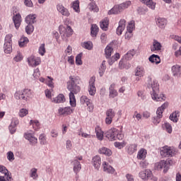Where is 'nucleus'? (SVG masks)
Wrapping results in <instances>:
<instances>
[{
	"label": "nucleus",
	"mask_w": 181,
	"mask_h": 181,
	"mask_svg": "<svg viewBox=\"0 0 181 181\" xmlns=\"http://www.w3.org/2000/svg\"><path fill=\"white\" fill-rule=\"evenodd\" d=\"M90 30V34L93 37L97 36L98 33V26H97V25H92Z\"/></svg>",
	"instance_id": "49530a36"
},
{
	"label": "nucleus",
	"mask_w": 181,
	"mask_h": 181,
	"mask_svg": "<svg viewBox=\"0 0 181 181\" xmlns=\"http://www.w3.org/2000/svg\"><path fill=\"white\" fill-rule=\"evenodd\" d=\"M135 29V21H132L129 23V25L127 26V30H132V32Z\"/></svg>",
	"instance_id": "bf43d9fd"
},
{
	"label": "nucleus",
	"mask_w": 181,
	"mask_h": 181,
	"mask_svg": "<svg viewBox=\"0 0 181 181\" xmlns=\"http://www.w3.org/2000/svg\"><path fill=\"white\" fill-rule=\"evenodd\" d=\"M131 5H132L131 1H128L119 4V8H120L121 12H122L124 9H127V8H128L129 6H131Z\"/></svg>",
	"instance_id": "37998d69"
},
{
	"label": "nucleus",
	"mask_w": 181,
	"mask_h": 181,
	"mask_svg": "<svg viewBox=\"0 0 181 181\" xmlns=\"http://www.w3.org/2000/svg\"><path fill=\"white\" fill-rule=\"evenodd\" d=\"M39 53L41 56H45L46 53V48L45 47V44H42L39 47Z\"/></svg>",
	"instance_id": "13d9d810"
},
{
	"label": "nucleus",
	"mask_w": 181,
	"mask_h": 181,
	"mask_svg": "<svg viewBox=\"0 0 181 181\" xmlns=\"http://www.w3.org/2000/svg\"><path fill=\"white\" fill-rule=\"evenodd\" d=\"M25 139H28L29 141L30 144L31 145H36L37 144V139L32 134V133H25L24 135Z\"/></svg>",
	"instance_id": "a211bd4d"
},
{
	"label": "nucleus",
	"mask_w": 181,
	"mask_h": 181,
	"mask_svg": "<svg viewBox=\"0 0 181 181\" xmlns=\"http://www.w3.org/2000/svg\"><path fill=\"white\" fill-rule=\"evenodd\" d=\"M59 33L62 37H70V36L73 35V29H71V27L69 25H67L66 27L60 25Z\"/></svg>",
	"instance_id": "0eeeda50"
},
{
	"label": "nucleus",
	"mask_w": 181,
	"mask_h": 181,
	"mask_svg": "<svg viewBox=\"0 0 181 181\" xmlns=\"http://www.w3.org/2000/svg\"><path fill=\"white\" fill-rule=\"evenodd\" d=\"M115 88V84L112 83L110 85L109 88V97L110 98H115V97L118 96V92H117V90Z\"/></svg>",
	"instance_id": "5701e85b"
},
{
	"label": "nucleus",
	"mask_w": 181,
	"mask_h": 181,
	"mask_svg": "<svg viewBox=\"0 0 181 181\" xmlns=\"http://www.w3.org/2000/svg\"><path fill=\"white\" fill-rule=\"evenodd\" d=\"M88 8L93 12H98L99 11L98 7L94 3H90L88 5Z\"/></svg>",
	"instance_id": "8fccbe9b"
},
{
	"label": "nucleus",
	"mask_w": 181,
	"mask_h": 181,
	"mask_svg": "<svg viewBox=\"0 0 181 181\" xmlns=\"http://www.w3.org/2000/svg\"><path fill=\"white\" fill-rule=\"evenodd\" d=\"M118 59H119V53H116L115 54V56H112L108 61V63L110 64V66H112V64H114L115 62H117V60H118Z\"/></svg>",
	"instance_id": "a18cd8bd"
},
{
	"label": "nucleus",
	"mask_w": 181,
	"mask_h": 181,
	"mask_svg": "<svg viewBox=\"0 0 181 181\" xmlns=\"http://www.w3.org/2000/svg\"><path fill=\"white\" fill-rule=\"evenodd\" d=\"M125 23H127V21L125 20L122 19L119 21V26L116 30V33L119 36L122 35V32H124V30H125V26H126Z\"/></svg>",
	"instance_id": "2eb2a0df"
},
{
	"label": "nucleus",
	"mask_w": 181,
	"mask_h": 181,
	"mask_svg": "<svg viewBox=\"0 0 181 181\" xmlns=\"http://www.w3.org/2000/svg\"><path fill=\"white\" fill-rule=\"evenodd\" d=\"M25 22L27 24L33 25L36 22V15L35 14H30L26 16Z\"/></svg>",
	"instance_id": "bb28decb"
},
{
	"label": "nucleus",
	"mask_w": 181,
	"mask_h": 181,
	"mask_svg": "<svg viewBox=\"0 0 181 181\" xmlns=\"http://www.w3.org/2000/svg\"><path fill=\"white\" fill-rule=\"evenodd\" d=\"M33 30H35V27L32 24H28L25 27V32L28 35H32V33H33Z\"/></svg>",
	"instance_id": "de8ad7c7"
},
{
	"label": "nucleus",
	"mask_w": 181,
	"mask_h": 181,
	"mask_svg": "<svg viewBox=\"0 0 181 181\" xmlns=\"http://www.w3.org/2000/svg\"><path fill=\"white\" fill-rule=\"evenodd\" d=\"M29 43V39L26 37H23L20 39V41L18 42V45L20 47H23V46H26Z\"/></svg>",
	"instance_id": "4c0bfd02"
},
{
	"label": "nucleus",
	"mask_w": 181,
	"mask_h": 181,
	"mask_svg": "<svg viewBox=\"0 0 181 181\" xmlns=\"http://www.w3.org/2000/svg\"><path fill=\"white\" fill-rule=\"evenodd\" d=\"M57 9L58 12H59V13L62 15V16H66V18H69V16H70V11H69V9L65 8L64 6L62 4H58L57 6Z\"/></svg>",
	"instance_id": "ddd939ff"
},
{
	"label": "nucleus",
	"mask_w": 181,
	"mask_h": 181,
	"mask_svg": "<svg viewBox=\"0 0 181 181\" xmlns=\"http://www.w3.org/2000/svg\"><path fill=\"white\" fill-rule=\"evenodd\" d=\"M121 8L119 5H115L112 9L108 11V15H118L121 13Z\"/></svg>",
	"instance_id": "c85d7f7f"
},
{
	"label": "nucleus",
	"mask_w": 181,
	"mask_h": 181,
	"mask_svg": "<svg viewBox=\"0 0 181 181\" xmlns=\"http://www.w3.org/2000/svg\"><path fill=\"white\" fill-rule=\"evenodd\" d=\"M162 49V45L158 40H154L153 46L151 47V52H156V50H160Z\"/></svg>",
	"instance_id": "7c9ffc66"
},
{
	"label": "nucleus",
	"mask_w": 181,
	"mask_h": 181,
	"mask_svg": "<svg viewBox=\"0 0 181 181\" xmlns=\"http://www.w3.org/2000/svg\"><path fill=\"white\" fill-rule=\"evenodd\" d=\"M58 113L59 115H64V117H67V115H70L73 114V109L70 107H59L58 110Z\"/></svg>",
	"instance_id": "f8f14e48"
},
{
	"label": "nucleus",
	"mask_w": 181,
	"mask_h": 181,
	"mask_svg": "<svg viewBox=\"0 0 181 181\" xmlns=\"http://www.w3.org/2000/svg\"><path fill=\"white\" fill-rule=\"evenodd\" d=\"M37 169H36V168L31 169L30 177H37Z\"/></svg>",
	"instance_id": "338daca9"
},
{
	"label": "nucleus",
	"mask_w": 181,
	"mask_h": 181,
	"mask_svg": "<svg viewBox=\"0 0 181 181\" xmlns=\"http://www.w3.org/2000/svg\"><path fill=\"white\" fill-rule=\"evenodd\" d=\"M176 154V151L175 149L171 148L170 147L165 146L162 147L160 149V155L163 158H169L170 156H175Z\"/></svg>",
	"instance_id": "423d86ee"
},
{
	"label": "nucleus",
	"mask_w": 181,
	"mask_h": 181,
	"mask_svg": "<svg viewBox=\"0 0 181 181\" xmlns=\"http://www.w3.org/2000/svg\"><path fill=\"white\" fill-rule=\"evenodd\" d=\"M65 101L66 98L63 94H59L57 97L52 100V103H55V104H60L62 103H64Z\"/></svg>",
	"instance_id": "c756f323"
},
{
	"label": "nucleus",
	"mask_w": 181,
	"mask_h": 181,
	"mask_svg": "<svg viewBox=\"0 0 181 181\" xmlns=\"http://www.w3.org/2000/svg\"><path fill=\"white\" fill-rule=\"evenodd\" d=\"M103 171L106 172V173H114L115 172V169L112 168V166L110 165L107 162H103Z\"/></svg>",
	"instance_id": "b1692460"
},
{
	"label": "nucleus",
	"mask_w": 181,
	"mask_h": 181,
	"mask_svg": "<svg viewBox=\"0 0 181 181\" xmlns=\"http://www.w3.org/2000/svg\"><path fill=\"white\" fill-rule=\"evenodd\" d=\"M164 125L167 132H168V134H172V125L168 122L165 123Z\"/></svg>",
	"instance_id": "0e129e2a"
},
{
	"label": "nucleus",
	"mask_w": 181,
	"mask_h": 181,
	"mask_svg": "<svg viewBox=\"0 0 181 181\" xmlns=\"http://www.w3.org/2000/svg\"><path fill=\"white\" fill-rule=\"evenodd\" d=\"M141 2H144L148 8L154 11L156 8V3L153 2L152 0H141Z\"/></svg>",
	"instance_id": "2f4dec72"
},
{
	"label": "nucleus",
	"mask_w": 181,
	"mask_h": 181,
	"mask_svg": "<svg viewBox=\"0 0 181 181\" xmlns=\"http://www.w3.org/2000/svg\"><path fill=\"white\" fill-rule=\"evenodd\" d=\"M155 168L157 170H162L163 169V173H166L169 170V163L165 160H161L156 163Z\"/></svg>",
	"instance_id": "6e6552de"
},
{
	"label": "nucleus",
	"mask_w": 181,
	"mask_h": 181,
	"mask_svg": "<svg viewBox=\"0 0 181 181\" xmlns=\"http://www.w3.org/2000/svg\"><path fill=\"white\" fill-rule=\"evenodd\" d=\"M100 40H101L102 43H105L107 42V34L103 33L100 35Z\"/></svg>",
	"instance_id": "774afa93"
},
{
	"label": "nucleus",
	"mask_w": 181,
	"mask_h": 181,
	"mask_svg": "<svg viewBox=\"0 0 181 181\" xmlns=\"http://www.w3.org/2000/svg\"><path fill=\"white\" fill-rule=\"evenodd\" d=\"M139 177L143 180L145 179H152V171L146 170L139 173Z\"/></svg>",
	"instance_id": "6ab92c4d"
},
{
	"label": "nucleus",
	"mask_w": 181,
	"mask_h": 181,
	"mask_svg": "<svg viewBox=\"0 0 181 181\" xmlns=\"http://www.w3.org/2000/svg\"><path fill=\"white\" fill-rule=\"evenodd\" d=\"M28 62L29 66L34 67L40 64V59L35 58L34 56H31L28 59Z\"/></svg>",
	"instance_id": "f3484780"
},
{
	"label": "nucleus",
	"mask_w": 181,
	"mask_h": 181,
	"mask_svg": "<svg viewBox=\"0 0 181 181\" xmlns=\"http://www.w3.org/2000/svg\"><path fill=\"white\" fill-rule=\"evenodd\" d=\"M99 153H101L102 155H105V156H111L112 155V151L111 149L107 148V147H102L98 151Z\"/></svg>",
	"instance_id": "393cba45"
},
{
	"label": "nucleus",
	"mask_w": 181,
	"mask_h": 181,
	"mask_svg": "<svg viewBox=\"0 0 181 181\" xmlns=\"http://www.w3.org/2000/svg\"><path fill=\"white\" fill-rule=\"evenodd\" d=\"M82 47H83L84 49H87L88 50H91V49H93V42H83L82 44Z\"/></svg>",
	"instance_id": "5fc2aeb1"
},
{
	"label": "nucleus",
	"mask_w": 181,
	"mask_h": 181,
	"mask_svg": "<svg viewBox=\"0 0 181 181\" xmlns=\"http://www.w3.org/2000/svg\"><path fill=\"white\" fill-rule=\"evenodd\" d=\"M110 25V20L105 18L102 21H100V26L103 30H108V25Z\"/></svg>",
	"instance_id": "a878e982"
},
{
	"label": "nucleus",
	"mask_w": 181,
	"mask_h": 181,
	"mask_svg": "<svg viewBox=\"0 0 181 181\" xmlns=\"http://www.w3.org/2000/svg\"><path fill=\"white\" fill-rule=\"evenodd\" d=\"M72 8L75 12H78V11H80V3L78 1H76L73 3Z\"/></svg>",
	"instance_id": "6e6d98bb"
},
{
	"label": "nucleus",
	"mask_w": 181,
	"mask_h": 181,
	"mask_svg": "<svg viewBox=\"0 0 181 181\" xmlns=\"http://www.w3.org/2000/svg\"><path fill=\"white\" fill-rule=\"evenodd\" d=\"M4 52L7 54H10L12 52V44L11 43H4Z\"/></svg>",
	"instance_id": "ea45409f"
},
{
	"label": "nucleus",
	"mask_w": 181,
	"mask_h": 181,
	"mask_svg": "<svg viewBox=\"0 0 181 181\" xmlns=\"http://www.w3.org/2000/svg\"><path fill=\"white\" fill-rule=\"evenodd\" d=\"M106 69H107V66H105V61H103L99 68V74L100 77H103V76H104V73H105Z\"/></svg>",
	"instance_id": "e433bc0d"
},
{
	"label": "nucleus",
	"mask_w": 181,
	"mask_h": 181,
	"mask_svg": "<svg viewBox=\"0 0 181 181\" xmlns=\"http://www.w3.org/2000/svg\"><path fill=\"white\" fill-rule=\"evenodd\" d=\"M173 76H181V67L180 65H174L172 67Z\"/></svg>",
	"instance_id": "473e14b6"
},
{
	"label": "nucleus",
	"mask_w": 181,
	"mask_h": 181,
	"mask_svg": "<svg viewBox=\"0 0 181 181\" xmlns=\"http://www.w3.org/2000/svg\"><path fill=\"white\" fill-rule=\"evenodd\" d=\"M82 56L83 53H80L76 57V64L78 66H81V64H83V61L81 60Z\"/></svg>",
	"instance_id": "864d4df0"
},
{
	"label": "nucleus",
	"mask_w": 181,
	"mask_h": 181,
	"mask_svg": "<svg viewBox=\"0 0 181 181\" xmlns=\"http://www.w3.org/2000/svg\"><path fill=\"white\" fill-rule=\"evenodd\" d=\"M97 90L95 88V78L91 77L89 80L88 93L90 95H95Z\"/></svg>",
	"instance_id": "1a4fd4ad"
},
{
	"label": "nucleus",
	"mask_w": 181,
	"mask_h": 181,
	"mask_svg": "<svg viewBox=\"0 0 181 181\" xmlns=\"http://www.w3.org/2000/svg\"><path fill=\"white\" fill-rule=\"evenodd\" d=\"M81 80L80 77L76 76H69V81L67 82V89L69 93V103L71 107H76L77 103L76 102V96L74 94H78L81 88L78 86Z\"/></svg>",
	"instance_id": "f257e3e1"
},
{
	"label": "nucleus",
	"mask_w": 181,
	"mask_h": 181,
	"mask_svg": "<svg viewBox=\"0 0 181 181\" xmlns=\"http://www.w3.org/2000/svg\"><path fill=\"white\" fill-rule=\"evenodd\" d=\"M16 100H23V101H28L32 97V90L30 89H24L23 90H18L14 95Z\"/></svg>",
	"instance_id": "20e7f679"
},
{
	"label": "nucleus",
	"mask_w": 181,
	"mask_h": 181,
	"mask_svg": "<svg viewBox=\"0 0 181 181\" xmlns=\"http://www.w3.org/2000/svg\"><path fill=\"white\" fill-rule=\"evenodd\" d=\"M124 37H125V39H127V40H129V39H131V37H132V30H129V31L127 30V32L124 35Z\"/></svg>",
	"instance_id": "69168bd1"
},
{
	"label": "nucleus",
	"mask_w": 181,
	"mask_h": 181,
	"mask_svg": "<svg viewBox=\"0 0 181 181\" xmlns=\"http://www.w3.org/2000/svg\"><path fill=\"white\" fill-rule=\"evenodd\" d=\"M136 144H132L128 148L129 153H134V152H136Z\"/></svg>",
	"instance_id": "052dcab7"
},
{
	"label": "nucleus",
	"mask_w": 181,
	"mask_h": 181,
	"mask_svg": "<svg viewBox=\"0 0 181 181\" xmlns=\"http://www.w3.org/2000/svg\"><path fill=\"white\" fill-rule=\"evenodd\" d=\"M131 5H132L131 1H128L119 4V8H120L121 12H122L124 9H127V8H128L129 6H131Z\"/></svg>",
	"instance_id": "c03bdc74"
},
{
	"label": "nucleus",
	"mask_w": 181,
	"mask_h": 181,
	"mask_svg": "<svg viewBox=\"0 0 181 181\" xmlns=\"http://www.w3.org/2000/svg\"><path fill=\"white\" fill-rule=\"evenodd\" d=\"M0 172L1 173H4L5 175V177L7 181H13V178H12V175L10 173L6 167L4 165H0Z\"/></svg>",
	"instance_id": "4468645a"
},
{
	"label": "nucleus",
	"mask_w": 181,
	"mask_h": 181,
	"mask_svg": "<svg viewBox=\"0 0 181 181\" xmlns=\"http://www.w3.org/2000/svg\"><path fill=\"white\" fill-rule=\"evenodd\" d=\"M144 74H145V70L142 66H137L135 69V76L138 77H144Z\"/></svg>",
	"instance_id": "72a5a7b5"
},
{
	"label": "nucleus",
	"mask_w": 181,
	"mask_h": 181,
	"mask_svg": "<svg viewBox=\"0 0 181 181\" xmlns=\"http://www.w3.org/2000/svg\"><path fill=\"white\" fill-rule=\"evenodd\" d=\"M4 43H6V44L11 43L12 45V35L11 34H8V35H6Z\"/></svg>",
	"instance_id": "680f3d73"
},
{
	"label": "nucleus",
	"mask_w": 181,
	"mask_h": 181,
	"mask_svg": "<svg viewBox=\"0 0 181 181\" xmlns=\"http://www.w3.org/2000/svg\"><path fill=\"white\" fill-rule=\"evenodd\" d=\"M73 163H74V172L75 173H78V172L81 170V164L77 160H74L73 161Z\"/></svg>",
	"instance_id": "c9c22d12"
},
{
	"label": "nucleus",
	"mask_w": 181,
	"mask_h": 181,
	"mask_svg": "<svg viewBox=\"0 0 181 181\" xmlns=\"http://www.w3.org/2000/svg\"><path fill=\"white\" fill-rule=\"evenodd\" d=\"M93 165L97 170H100V166H101V157L99 156H95L93 158Z\"/></svg>",
	"instance_id": "aec40b11"
},
{
	"label": "nucleus",
	"mask_w": 181,
	"mask_h": 181,
	"mask_svg": "<svg viewBox=\"0 0 181 181\" xmlns=\"http://www.w3.org/2000/svg\"><path fill=\"white\" fill-rule=\"evenodd\" d=\"M39 140H40V142L41 145H45V144H46V136H45V134H41L39 136Z\"/></svg>",
	"instance_id": "e2e57ef3"
},
{
	"label": "nucleus",
	"mask_w": 181,
	"mask_h": 181,
	"mask_svg": "<svg viewBox=\"0 0 181 181\" xmlns=\"http://www.w3.org/2000/svg\"><path fill=\"white\" fill-rule=\"evenodd\" d=\"M81 103L83 105H87L89 108V111H93L94 110V105H93V103H91V100L88 99L87 96L83 95L81 98Z\"/></svg>",
	"instance_id": "9d476101"
},
{
	"label": "nucleus",
	"mask_w": 181,
	"mask_h": 181,
	"mask_svg": "<svg viewBox=\"0 0 181 181\" xmlns=\"http://www.w3.org/2000/svg\"><path fill=\"white\" fill-rule=\"evenodd\" d=\"M115 117V112L112 109H109L106 111L105 122L107 125H110L112 122V118Z\"/></svg>",
	"instance_id": "9b49d317"
},
{
	"label": "nucleus",
	"mask_w": 181,
	"mask_h": 181,
	"mask_svg": "<svg viewBox=\"0 0 181 181\" xmlns=\"http://www.w3.org/2000/svg\"><path fill=\"white\" fill-rule=\"evenodd\" d=\"M148 60L151 62V63H155L156 64H159V63H160V57L156 54H152L148 58Z\"/></svg>",
	"instance_id": "f704fd0d"
},
{
	"label": "nucleus",
	"mask_w": 181,
	"mask_h": 181,
	"mask_svg": "<svg viewBox=\"0 0 181 181\" xmlns=\"http://www.w3.org/2000/svg\"><path fill=\"white\" fill-rule=\"evenodd\" d=\"M138 159H145L146 158V150L141 148L137 154Z\"/></svg>",
	"instance_id": "58836bf2"
},
{
	"label": "nucleus",
	"mask_w": 181,
	"mask_h": 181,
	"mask_svg": "<svg viewBox=\"0 0 181 181\" xmlns=\"http://www.w3.org/2000/svg\"><path fill=\"white\" fill-rule=\"evenodd\" d=\"M177 115H179V112H173L170 115V121H173V122H177L178 121Z\"/></svg>",
	"instance_id": "3c124183"
},
{
	"label": "nucleus",
	"mask_w": 181,
	"mask_h": 181,
	"mask_svg": "<svg viewBox=\"0 0 181 181\" xmlns=\"http://www.w3.org/2000/svg\"><path fill=\"white\" fill-rule=\"evenodd\" d=\"M95 131L98 139H99V141H103V139H104V132L101 130V127H100V126H96Z\"/></svg>",
	"instance_id": "cd10ccee"
},
{
	"label": "nucleus",
	"mask_w": 181,
	"mask_h": 181,
	"mask_svg": "<svg viewBox=\"0 0 181 181\" xmlns=\"http://www.w3.org/2000/svg\"><path fill=\"white\" fill-rule=\"evenodd\" d=\"M13 21L15 25L16 29H18L19 26H21V22H22V17L21 14L17 13L13 16Z\"/></svg>",
	"instance_id": "412c9836"
},
{
	"label": "nucleus",
	"mask_w": 181,
	"mask_h": 181,
	"mask_svg": "<svg viewBox=\"0 0 181 181\" xmlns=\"http://www.w3.org/2000/svg\"><path fill=\"white\" fill-rule=\"evenodd\" d=\"M148 88H151L152 91L151 92V97L154 100V101H165L166 100V97L165 95H158L159 93V84L158 83V81L153 80L152 81V77H148Z\"/></svg>",
	"instance_id": "f03ea898"
},
{
	"label": "nucleus",
	"mask_w": 181,
	"mask_h": 181,
	"mask_svg": "<svg viewBox=\"0 0 181 181\" xmlns=\"http://www.w3.org/2000/svg\"><path fill=\"white\" fill-rule=\"evenodd\" d=\"M168 105H169V103H165L157 109V111H156L157 115L153 117L152 119V122L153 124H154V125H158V124L160 122V118L163 117V111H165V110L168 108Z\"/></svg>",
	"instance_id": "39448f33"
},
{
	"label": "nucleus",
	"mask_w": 181,
	"mask_h": 181,
	"mask_svg": "<svg viewBox=\"0 0 181 181\" xmlns=\"http://www.w3.org/2000/svg\"><path fill=\"white\" fill-rule=\"evenodd\" d=\"M135 50L132 49L129 51L126 55L124 56L125 59L127 60H130V59H132V57H134V56H135Z\"/></svg>",
	"instance_id": "09e8293b"
},
{
	"label": "nucleus",
	"mask_w": 181,
	"mask_h": 181,
	"mask_svg": "<svg viewBox=\"0 0 181 181\" xmlns=\"http://www.w3.org/2000/svg\"><path fill=\"white\" fill-rule=\"evenodd\" d=\"M113 50L114 49H112V47L108 46L106 47V48L105 49V54L106 59H110V57H111V54H112Z\"/></svg>",
	"instance_id": "a19ab883"
},
{
	"label": "nucleus",
	"mask_w": 181,
	"mask_h": 181,
	"mask_svg": "<svg viewBox=\"0 0 181 181\" xmlns=\"http://www.w3.org/2000/svg\"><path fill=\"white\" fill-rule=\"evenodd\" d=\"M106 137L109 141H122L124 139V134L119 132V130L115 128H112L106 132Z\"/></svg>",
	"instance_id": "7ed1b4c3"
},
{
	"label": "nucleus",
	"mask_w": 181,
	"mask_h": 181,
	"mask_svg": "<svg viewBox=\"0 0 181 181\" xmlns=\"http://www.w3.org/2000/svg\"><path fill=\"white\" fill-rule=\"evenodd\" d=\"M7 159L9 162H13V160H15V155H13V152L8 151L7 153Z\"/></svg>",
	"instance_id": "4d7b16f0"
},
{
	"label": "nucleus",
	"mask_w": 181,
	"mask_h": 181,
	"mask_svg": "<svg viewBox=\"0 0 181 181\" xmlns=\"http://www.w3.org/2000/svg\"><path fill=\"white\" fill-rule=\"evenodd\" d=\"M131 5H132L131 1H128L119 4V8H120L121 12H122L124 9H127V8H128L129 6H131Z\"/></svg>",
	"instance_id": "79ce46f5"
},
{
	"label": "nucleus",
	"mask_w": 181,
	"mask_h": 181,
	"mask_svg": "<svg viewBox=\"0 0 181 181\" xmlns=\"http://www.w3.org/2000/svg\"><path fill=\"white\" fill-rule=\"evenodd\" d=\"M156 23L158 28H160V29H164L165 26L168 25V21L163 18H158L156 20Z\"/></svg>",
	"instance_id": "4be33fe9"
},
{
	"label": "nucleus",
	"mask_w": 181,
	"mask_h": 181,
	"mask_svg": "<svg viewBox=\"0 0 181 181\" xmlns=\"http://www.w3.org/2000/svg\"><path fill=\"white\" fill-rule=\"evenodd\" d=\"M18 114H19V117H21V118H23V117H26V115H28V114H29V111L27 109L22 108L20 110Z\"/></svg>",
	"instance_id": "603ef678"
},
{
	"label": "nucleus",
	"mask_w": 181,
	"mask_h": 181,
	"mask_svg": "<svg viewBox=\"0 0 181 181\" xmlns=\"http://www.w3.org/2000/svg\"><path fill=\"white\" fill-rule=\"evenodd\" d=\"M19 124V120L16 118H13L11 121V124L8 127V129L11 134H15L16 132V125Z\"/></svg>",
	"instance_id": "dca6fc26"
}]
</instances>
